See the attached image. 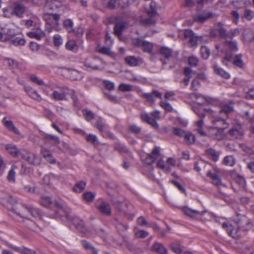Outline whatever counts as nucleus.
<instances>
[{"label":"nucleus","mask_w":254,"mask_h":254,"mask_svg":"<svg viewBox=\"0 0 254 254\" xmlns=\"http://www.w3.org/2000/svg\"><path fill=\"white\" fill-rule=\"evenodd\" d=\"M125 61L126 63L130 66H136L138 64L137 59L133 56L127 57Z\"/></svg>","instance_id":"obj_46"},{"label":"nucleus","mask_w":254,"mask_h":254,"mask_svg":"<svg viewBox=\"0 0 254 254\" xmlns=\"http://www.w3.org/2000/svg\"><path fill=\"white\" fill-rule=\"evenodd\" d=\"M141 96L148 102L154 103L155 98L162 99V93L157 90H153L151 93H143Z\"/></svg>","instance_id":"obj_11"},{"label":"nucleus","mask_w":254,"mask_h":254,"mask_svg":"<svg viewBox=\"0 0 254 254\" xmlns=\"http://www.w3.org/2000/svg\"><path fill=\"white\" fill-rule=\"evenodd\" d=\"M240 33V31L239 29H231L229 31V39L232 40V39L238 36Z\"/></svg>","instance_id":"obj_60"},{"label":"nucleus","mask_w":254,"mask_h":254,"mask_svg":"<svg viewBox=\"0 0 254 254\" xmlns=\"http://www.w3.org/2000/svg\"><path fill=\"white\" fill-rule=\"evenodd\" d=\"M210 167V165L209 164L206 163L202 160L195 162L194 164V168L197 172L207 171Z\"/></svg>","instance_id":"obj_16"},{"label":"nucleus","mask_w":254,"mask_h":254,"mask_svg":"<svg viewBox=\"0 0 254 254\" xmlns=\"http://www.w3.org/2000/svg\"><path fill=\"white\" fill-rule=\"evenodd\" d=\"M103 84L106 88L109 90H113L115 89V84L113 82L109 80H104Z\"/></svg>","instance_id":"obj_64"},{"label":"nucleus","mask_w":254,"mask_h":254,"mask_svg":"<svg viewBox=\"0 0 254 254\" xmlns=\"http://www.w3.org/2000/svg\"><path fill=\"white\" fill-rule=\"evenodd\" d=\"M199 60L194 56H190L188 59V63L191 66L196 67L198 63Z\"/></svg>","instance_id":"obj_52"},{"label":"nucleus","mask_w":254,"mask_h":254,"mask_svg":"<svg viewBox=\"0 0 254 254\" xmlns=\"http://www.w3.org/2000/svg\"><path fill=\"white\" fill-rule=\"evenodd\" d=\"M206 176L211 179L212 183L214 185L219 186L222 184L219 176L216 173L211 172L209 169L207 171Z\"/></svg>","instance_id":"obj_17"},{"label":"nucleus","mask_w":254,"mask_h":254,"mask_svg":"<svg viewBox=\"0 0 254 254\" xmlns=\"http://www.w3.org/2000/svg\"><path fill=\"white\" fill-rule=\"evenodd\" d=\"M65 48L67 50L74 52H77L78 49L76 41L74 40L67 41L65 44Z\"/></svg>","instance_id":"obj_29"},{"label":"nucleus","mask_w":254,"mask_h":254,"mask_svg":"<svg viewBox=\"0 0 254 254\" xmlns=\"http://www.w3.org/2000/svg\"><path fill=\"white\" fill-rule=\"evenodd\" d=\"M5 149L13 157H17L19 156L20 151L18 150L16 146L10 144H7L5 146Z\"/></svg>","instance_id":"obj_25"},{"label":"nucleus","mask_w":254,"mask_h":254,"mask_svg":"<svg viewBox=\"0 0 254 254\" xmlns=\"http://www.w3.org/2000/svg\"><path fill=\"white\" fill-rule=\"evenodd\" d=\"M28 95L32 99L40 101L41 100V96L38 94L37 91L34 89L32 90Z\"/></svg>","instance_id":"obj_57"},{"label":"nucleus","mask_w":254,"mask_h":254,"mask_svg":"<svg viewBox=\"0 0 254 254\" xmlns=\"http://www.w3.org/2000/svg\"><path fill=\"white\" fill-rule=\"evenodd\" d=\"M154 250L159 254H167V250L160 243H155L153 245Z\"/></svg>","instance_id":"obj_33"},{"label":"nucleus","mask_w":254,"mask_h":254,"mask_svg":"<svg viewBox=\"0 0 254 254\" xmlns=\"http://www.w3.org/2000/svg\"><path fill=\"white\" fill-rule=\"evenodd\" d=\"M171 248L172 250L176 254H180L182 252L181 246L178 243H174L171 244Z\"/></svg>","instance_id":"obj_51"},{"label":"nucleus","mask_w":254,"mask_h":254,"mask_svg":"<svg viewBox=\"0 0 254 254\" xmlns=\"http://www.w3.org/2000/svg\"><path fill=\"white\" fill-rule=\"evenodd\" d=\"M212 16V12L204 11L201 14L194 16L193 20L196 22L203 23L206 20L211 18Z\"/></svg>","instance_id":"obj_15"},{"label":"nucleus","mask_w":254,"mask_h":254,"mask_svg":"<svg viewBox=\"0 0 254 254\" xmlns=\"http://www.w3.org/2000/svg\"><path fill=\"white\" fill-rule=\"evenodd\" d=\"M129 130L134 133V134H138L141 131V127L137 126L135 125H131L129 127Z\"/></svg>","instance_id":"obj_62"},{"label":"nucleus","mask_w":254,"mask_h":254,"mask_svg":"<svg viewBox=\"0 0 254 254\" xmlns=\"http://www.w3.org/2000/svg\"><path fill=\"white\" fill-rule=\"evenodd\" d=\"M159 54L161 56L160 61L163 65L168 64V61L172 57L173 50L166 47H162L159 50Z\"/></svg>","instance_id":"obj_5"},{"label":"nucleus","mask_w":254,"mask_h":254,"mask_svg":"<svg viewBox=\"0 0 254 254\" xmlns=\"http://www.w3.org/2000/svg\"><path fill=\"white\" fill-rule=\"evenodd\" d=\"M98 52L101 54L107 55L111 57H113L115 55L114 53L111 51V49L106 47H102L100 48L98 50Z\"/></svg>","instance_id":"obj_39"},{"label":"nucleus","mask_w":254,"mask_h":254,"mask_svg":"<svg viewBox=\"0 0 254 254\" xmlns=\"http://www.w3.org/2000/svg\"><path fill=\"white\" fill-rule=\"evenodd\" d=\"M182 210L186 215L191 218H195L197 215H203L205 213H206L205 211L199 212L197 210L192 209L187 206L183 207L182 208Z\"/></svg>","instance_id":"obj_14"},{"label":"nucleus","mask_w":254,"mask_h":254,"mask_svg":"<svg viewBox=\"0 0 254 254\" xmlns=\"http://www.w3.org/2000/svg\"><path fill=\"white\" fill-rule=\"evenodd\" d=\"M244 17L248 20H251L254 17V12L250 9L246 8L244 12Z\"/></svg>","instance_id":"obj_48"},{"label":"nucleus","mask_w":254,"mask_h":254,"mask_svg":"<svg viewBox=\"0 0 254 254\" xmlns=\"http://www.w3.org/2000/svg\"><path fill=\"white\" fill-rule=\"evenodd\" d=\"M70 221L72 222L75 228L79 231L81 232L86 236L90 235V232L85 228L84 222L78 217H72Z\"/></svg>","instance_id":"obj_6"},{"label":"nucleus","mask_w":254,"mask_h":254,"mask_svg":"<svg viewBox=\"0 0 254 254\" xmlns=\"http://www.w3.org/2000/svg\"><path fill=\"white\" fill-rule=\"evenodd\" d=\"M98 211L103 215L110 216L112 213L110 204L105 201H102L97 206Z\"/></svg>","instance_id":"obj_12"},{"label":"nucleus","mask_w":254,"mask_h":254,"mask_svg":"<svg viewBox=\"0 0 254 254\" xmlns=\"http://www.w3.org/2000/svg\"><path fill=\"white\" fill-rule=\"evenodd\" d=\"M114 149L119 152L120 153H128L129 152V149L125 145H123L119 142L115 143L114 145Z\"/></svg>","instance_id":"obj_28"},{"label":"nucleus","mask_w":254,"mask_h":254,"mask_svg":"<svg viewBox=\"0 0 254 254\" xmlns=\"http://www.w3.org/2000/svg\"><path fill=\"white\" fill-rule=\"evenodd\" d=\"M132 86L129 84L124 83L121 84L119 86V89L122 91H130L132 90Z\"/></svg>","instance_id":"obj_58"},{"label":"nucleus","mask_w":254,"mask_h":254,"mask_svg":"<svg viewBox=\"0 0 254 254\" xmlns=\"http://www.w3.org/2000/svg\"><path fill=\"white\" fill-rule=\"evenodd\" d=\"M23 206L33 217L38 218L39 219H42V212L39 209L32 206L27 207L25 205H23Z\"/></svg>","instance_id":"obj_18"},{"label":"nucleus","mask_w":254,"mask_h":254,"mask_svg":"<svg viewBox=\"0 0 254 254\" xmlns=\"http://www.w3.org/2000/svg\"><path fill=\"white\" fill-rule=\"evenodd\" d=\"M85 185L84 182L80 181L74 185L73 189L75 192H80L84 189Z\"/></svg>","instance_id":"obj_43"},{"label":"nucleus","mask_w":254,"mask_h":254,"mask_svg":"<svg viewBox=\"0 0 254 254\" xmlns=\"http://www.w3.org/2000/svg\"><path fill=\"white\" fill-rule=\"evenodd\" d=\"M86 139L88 142L91 143L94 145H97L99 143L97 136L94 134H89L87 135L86 137Z\"/></svg>","instance_id":"obj_42"},{"label":"nucleus","mask_w":254,"mask_h":254,"mask_svg":"<svg viewBox=\"0 0 254 254\" xmlns=\"http://www.w3.org/2000/svg\"><path fill=\"white\" fill-rule=\"evenodd\" d=\"M236 162L235 158L232 155L227 156L223 159V164L227 166H233Z\"/></svg>","instance_id":"obj_34"},{"label":"nucleus","mask_w":254,"mask_h":254,"mask_svg":"<svg viewBox=\"0 0 254 254\" xmlns=\"http://www.w3.org/2000/svg\"><path fill=\"white\" fill-rule=\"evenodd\" d=\"M50 216L52 218H60L63 221L65 222H70L72 218L69 216V214L63 208L56 210L55 214H51Z\"/></svg>","instance_id":"obj_8"},{"label":"nucleus","mask_w":254,"mask_h":254,"mask_svg":"<svg viewBox=\"0 0 254 254\" xmlns=\"http://www.w3.org/2000/svg\"><path fill=\"white\" fill-rule=\"evenodd\" d=\"M218 33L221 39H224L225 41L229 39V32H228L225 28L223 27L220 28L218 30Z\"/></svg>","instance_id":"obj_47"},{"label":"nucleus","mask_w":254,"mask_h":254,"mask_svg":"<svg viewBox=\"0 0 254 254\" xmlns=\"http://www.w3.org/2000/svg\"><path fill=\"white\" fill-rule=\"evenodd\" d=\"M200 53L202 58L204 60H207L210 56V51L208 47L203 46L200 48Z\"/></svg>","instance_id":"obj_36"},{"label":"nucleus","mask_w":254,"mask_h":254,"mask_svg":"<svg viewBox=\"0 0 254 254\" xmlns=\"http://www.w3.org/2000/svg\"><path fill=\"white\" fill-rule=\"evenodd\" d=\"M2 123L5 127L9 131L18 135L20 134L19 130L16 127L12 121L7 120L6 118L5 117L2 119Z\"/></svg>","instance_id":"obj_13"},{"label":"nucleus","mask_w":254,"mask_h":254,"mask_svg":"<svg viewBox=\"0 0 254 254\" xmlns=\"http://www.w3.org/2000/svg\"><path fill=\"white\" fill-rule=\"evenodd\" d=\"M51 97L53 99L56 101L66 100V93L59 92L58 91H54Z\"/></svg>","instance_id":"obj_26"},{"label":"nucleus","mask_w":254,"mask_h":254,"mask_svg":"<svg viewBox=\"0 0 254 254\" xmlns=\"http://www.w3.org/2000/svg\"><path fill=\"white\" fill-rule=\"evenodd\" d=\"M126 28L127 26L125 22H117L114 26V34L118 36H120L122 35L123 31Z\"/></svg>","instance_id":"obj_24"},{"label":"nucleus","mask_w":254,"mask_h":254,"mask_svg":"<svg viewBox=\"0 0 254 254\" xmlns=\"http://www.w3.org/2000/svg\"><path fill=\"white\" fill-rule=\"evenodd\" d=\"M228 119L226 117L223 116L222 115H216L213 117L211 119V123L215 125L216 126H219L220 127H224V124H228L226 122V120Z\"/></svg>","instance_id":"obj_20"},{"label":"nucleus","mask_w":254,"mask_h":254,"mask_svg":"<svg viewBox=\"0 0 254 254\" xmlns=\"http://www.w3.org/2000/svg\"><path fill=\"white\" fill-rule=\"evenodd\" d=\"M207 154L210 156L214 161H217L219 158V153L212 148H209L206 150Z\"/></svg>","instance_id":"obj_38"},{"label":"nucleus","mask_w":254,"mask_h":254,"mask_svg":"<svg viewBox=\"0 0 254 254\" xmlns=\"http://www.w3.org/2000/svg\"><path fill=\"white\" fill-rule=\"evenodd\" d=\"M149 14H150L151 16L142 21V22L147 25L154 24L156 22V20L152 16L156 14V12L154 10L152 9L150 12H149Z\"/></svg>","instance_id":"obj_35"},{"label":"nucleus","mask_w":254,"mask_h":254,"mask_svg":"<svg viewBox=\"0 0 254 254\" xmlns=\"http://www.w3.org/2000/svg\"><path fill=\"white\" fill-rule=\"evenodd\" d=\"M228 127V124H224V127L219 126L211 127L209 128L208 135L212 138L220 140L224 137V130Z\"/></svg>","instance_id":"obj_3"},{"label":"nucleus","mask_w":254,"mask_h":254,"mask_svg":"<svg viewBox=\"0 0 254 254\" xmlns=\"http://www.w3.org/2000/svg\"><path fill=\"white\" fill-rule=\"evenodd\" d=\"M26 11V7L22 3L15 2L12 10V14L18 17H22L23 13Z\"/></svg>","instance_id":"obj_10"},{"label":"nucleus","mask_w":254,"mask_h":254,"mask_svg":"<svg viewBox=\"0 0 254 254\" xmlns=\"http://www.w3.org/2000/svg\"><path fill=\"white\" fill-rule=\"evenodd\" d=\"M142 48L144 52L149 53L152 51L153 49V45L152 43L144 41L143 44L142 45Z\"/></svg>","instance_id":"obj_53"},{"label":"nucleus","mask_w":254,"mask_h":254,"mask_svg":"<svg viewBox=\"0 0 254 254\" xmlns=\"http://www.w3.org/2000/svg\"><path fill=\"white\" fill-rule=\"evenodd\" d=\"M73 22L71 19H67L64 21V26L69 33L73 31Z\"/></svg>","instance_id":"obj_41"},{"label":"nucleus","mask_w":254,"mask_h":254,"mask_svg":"<svg viewBox=\"0 0 254 254\" xmlns=\"http://www.w3.org/2000/svg\"><path fill=\"white\" fill-rule=\"evenodd\" d=\"M116 228L119 233H122L128 228V226L127 224L119 222L116 225Z\"/></svg>","instance_id":"obj_49"},{"label":"nucleus","mask_w":254,"mask_h":254,"mask_svg":"<svg viewBox=\"0 0 254 254\" xmlns=\"http://www.w3.org/2000/svg\"><path fill=\"white\" fill-rule=\"evenodd\" d=\"M82 246L87 251H90L92 254H98L96 249L92 245L86 240L81 241Z\"/></svg>","instance_id":"obj_27"},{"label":"nucleus","mask_w":254,"mask_h":254,"mask_svg":"<svg viewBox=\"0 0 254 254\" xmlns=\"http://www.w3.org/2000/svg\"><path fill=\"white\" fill-rule=\"evenodd\" d=\"M148 235V233L145 230H137L135 232V236L138 238H144Z\"/></svg>","instance_id":"obj_59"},{"label":"nucleus","mask_w":254,"mask_h":254,"mask_svg":"<svg viewBox=\"0 0 254 254\" xmlns=\"http://www.w3.org/2000/svg\"><path fill=\"white\" fill-rule=\"evenodd\" d=\"M83 197L86 201L91 202L93 200L95 195L91 192H87L84 193Z\"/></svg>","instance_id":"obj_63"},{"label":"nucleus","mask_w":254,"mask_h":254,"mask_svg":"<svg viewBox=\"0 0 254 254\" xmlns=\"http://www.w3.org/2000/svg\"><path fill=\"white\" fill-rule=\"evenodd\" d=\"M137 224L140 226H146L147 227H151V224L148 223L145 219L142 216L139 217L137 219Z\"/></svg>","instance_id":"obj_61"},{"label":"nucleus","mask_w":254,"mask_h":254,"mask_svg":"<svg viewBox=\"0 0 254 254\" xmlns=\"http://www.w3.org/2000/svg\"><path fill=\"white\" fill-rule=\"evenodd\" d=\"M234 109V107L232 104H226L223 105L221 109L219 110V113L220 115L226 117L228 118V115L231 113Z\"/></svg>","instance_id":"obj_22"},{"label":"nucleus","mask_w":254,"mask_h":254,"mask_svg":"<svg viewBox=\"0 0 254 254\" xmlns=\"http://www.w3.org/2000/svg\"><path fill=\"white\" fill-rule=\"evenodd\" d=\"M105 64L106 62L97 56L87 58L84 62L85 66L93 70H102L104 68Z\"/></svg>","instance_id":"obj_2"},{"label":"nucleus","mask_w":254,"mask_h":254,"mask_svg":"<svg viewBox=\"0 0 254 254\" xmlns=\"http://www.w3.org/2000/svg\"><path fill=\"white\" fill-rule=\"evenodd\" d=\"M39 203L45 207H49L53 203L51 198L48 196H42L39 200Z\"/></svg>","instance_id":"obj_32"},{"label":"nucleus","mask_w":254,"mask_h":254,"mask_svg":"<svg viewBox=\"0 0 254 254\" xmlns=\"http://www.w3.org/2000/svg\"><path fill=\"white\" fill-rule=\"evenodd\" d=\"M27 15L29 16V18L24 21L25 26L27 28L35 27L39 22L38 16L30 12H27Z\"/></svg>","instance_id":"obj_9"},{"label":"nucleus","mask_w":254,"mask_h":254,"mask_svg":"<svg viewBox=\"0 0 254 254\" xmlns=\"http://www.w3.org/2000/svg\"><path fill=\"white\" fill-rule=\"evenodd\" d=\"M224 44L231 51H237L238 50L237 43L235 41H233L231 39H228L224 41Z\"/></svg>","instance_id":"obj_30"},{"label":"nucleus","mask_w":254,"mask_h":254,"mask_svg":"<svg viewBox=\"0 0 254 254\" xmlns=\"http://www.w3.org/2000/svg\"><path fill=\"white\" fill-rule=\"evenodd\" d=\"M184 137L185 138V141L189 145L193 144L195 140L194 135L191 133H186Z\"/></svg>","instance_id":"obj_37"},{"label":"nucleus","mask_w":254,"mask_h":254,"mask_svg":"<svg viewBox=\"0 0 254 254\" xmlns=\"http://www.w3.org/2000/svg\"><path fill=\"white\" fill-rule=\"evenodd\" d=\"M4 41H8L10 44L13 45L15 46H23L26 43L25 40L23 38L16 37L12 39L5 38Z\"/></svg>","instance_id":"obj_23"},{"label":"nucleus","mask_w":254,"mask_h":254,"mask_svg":"<svg viewBox=\"0 0 254 254\" xmlns=\"http://www.w3.org/2000/svg\"><path fill=\"white\" fill-rule=\"evenodd\" d=\"M15 214L19 217L17 220L23 223L24 225L30 230L37 232L40 229L38 225L34 221L24 217L19 213L15 212Z\"/></svg>","instance_id":"obj_4"},{"label":"nucleus","mask_w":254,"mask_h":254,"mask_svg":"<svg viewBox=\"0 0 254 254\" xmlns=\"http://www.w3.org/2000/svg\"><path fill=\"white\" fill-rule=\"evenodd\" d=\"M45 137L47 139H49V140L53 141L54 143H55L56 144H59L60 142L59 138L58 136H55L54 135L50 134H46L45 135Z\"/></svg>","instance_id":"obj_54"},{"label":"nucleus","mask_w":254,"mask_h":254,"mask_svg":"<svg viewBox=\"0 0 254 254\" xmlns=\"http://www.w3.org/2000/svg\"><path fill=\"white\" fill-rule=\"evenodd\" d=\"M229 134L233 137L236 139L241 138L244 135V131L241 126L233 128L229 130Z\"/></svg>","instance_id":"obj_19"},{"label":"nucleus","mask_w":254,"mask_h":254,"mask_svg":"<svg viewBox=\"0 0 254 254\" xmlns=\"http://www.w3.org/2000/svg\"><path fill=\"white\" fill-rule=\"evenodd\" d=\"M53 42L55 46L59 47L63 44V39L59 34L55 35L53 37Z\"/></svg>","instance_id":"obj_55"},{"label":"nucleus","mask_w":254,"mask_h":254,"mask_svg":"<svg viewBox=\"0 0 254 254\" xmlns=\"http://www.w3.org/2000/svg\"><path fill=\"white\" fill-rule=\"evenodd\" d=\"M19 156L26 161L29 164L35 165L36 164V156L35 154L26 150H21L19 152Z\"/></svg>","instance_id":"obj_7"},{"label":"nucleus","mask_w":254,"mask_h":254,"mask_svg":"<svg viewBox=\"0 0 254 254\" xmlns=\"http://www.w3.org/2000/svg\"><path fill=\"white\" fill-rule=\"evenodd\" d=\"M159 104L166 111L170 112L173 111V108L169 103L167 102L161 101Z\"/></svg>","instance_id":"obj_56"},{"label":"nucleus","mask_w":254,"mask_h":254,"mask_svg":"<svg viewBox=\"0 0 254 254\" xmlns=\"http://www.w3.org/2000/svg\"><path fill=\"white\" fill-rule=\"evenodd\" d=\"M82 112L85 119L87 121H90L93 120L95 117L94 113L91 111L84 109L83 110Z\"/></svg>","instance_id":"obj_45"},{"label":"nucleus","mask_w":254,"mask_h":254,"mask_svg":"<svg viewBox=\"0 0 254 254\" xmlns=\"http://www.w3.org/2000/svg\"><path fill=\"white\" fill-rule=\"evenodd\" d=\"M173 132L174 134L180 137H184L186 133L185 130L179 127H174Z\"/></svg>","instance_id":"obj_50"},{"label":"nucleus","mask_w":254,"mask_h":254,"mask_svg":"<svg viewBox=\"0 0 254 254\" xmlns=\"http://www.w3.org/2000/svg\"><path fill=\"white\" fill-rule=\"evenodd\" d=\"M233 64L239 67L242 68L243 67L244 64L241 55H237L235 56L233 61Z\"/></svg>","instance_id":"obj_44"},{"label":"nucleus","mask_w":254,"mask_h":254,"mask_svg":"<svg viewBox=\"0 0 254 254\" xmlns=\"http://www.w3.org/2000/svg\"><path fill=\"white\" fill-rule=\"evenodd\" d=\"M214 71L216 74L220 75L221 77L225 79H229L230 77V74L228 72H226L222 68L218 67L217 65H215Z\"/></svg>","instance_id":"obj_31"},{"label":"nucleus","mask_w":254,"mask_h":254,"mask_svg":"<svg viewBox=\"0 0 254 254\" xmlns=\"http://www.w3.org/2000/svg\"><path fill=\"white\" fill-rule=\"evenodd\" d=\"M184 35L185 39L188 40V43L190 47H197L198 45V42L201 43L208 42L207 36H197L190 29L185 30Z\"/></svg>","instance_id":"obj_1"},{"label":"nucleus","mask_w":254,"mask_h":254,"mask_svg":"<svg viewBox=\"0 0 254 254\" xmlns=\"http://www.w3.org/2000/svg\"><path fill=\"white\" fill-rule=\"evenodd\" d=\"M27 35L30 38H34L37 40H40L45 36V34L43 31L40 33H36L35 32H29L27 33Z\"/></svg>","instance_id":"obj_40"},{"label":"nucleus","mask_w":254,"mask_h":254,"mask_svg":"<svg viewBox=\"0 0 254 254\" xmlns=\"http://www.w3.org/2000/svg\"><path fill=\"white\" fill-rule=\"evenodd\" d=\"M122 206L123 207L122 210H120V211H123L125 215V216L129 220H132V218L135 216V213L131 212V209L129 211H127L126 208H128L129 207L131 208H134V207L132 205H130L127 204V203H122Z\"/></svg>","instance_id":"obj_21"}]
</instances>
